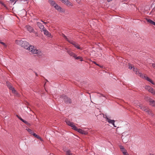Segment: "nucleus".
<instances>
[{
    "label": "nucleus",
    "instance_id": "f257e3e1",
    "mask_svg": "<svg viewBox=\"0 0 155 155\" xmlns=\"http://www.w3.org/2000/svg\"><path fill=\"white\" fill-rule=\"evenodd\" d=\"M15 43L25 48H35L34 46L29 45L28 42L19 39L16 40Z\"/></svg>",
    "mask_w": 155,
    "mask_h": 155
},
{
    "label": "nucleus",
    "instance_id": "f03ea898",
    "mask_svg": "<svg viewBox=\"0 0 155 155\" xmlns=\"http://www.w3.org/2000/svg\"><path fill=\"white\" fill-rule=\"evenodd\" d=\"M62 36L66 40L68 41L69 43L73 45L74 47L77 48H80V47H79V45L74 41H73L71 39H69L64 34H62Z\"/></svg>",
    "mask_w": 155,
    "mask_h": 155
},
{
    "label": "nucleus",
    "instance_id": "7ed1b4c3",
    "mask_svg": "<svg viewBox=\"0 0 155 155\" xmlns=\"http://www.w3.org/2000/svg\"><path fill=\"white\" fill-rule=\"evenodd\" d=\"M30 54H37L38 56H41L42 54V52L39 49H28Z\"/></svg>",
    "mask_w": 155,
    "mask_h": 155
},
{
    "label": "nucleus",
    "instance_id": "20e7f679",
    "mask_svg": "<svg viewBox=\"0 0 155 155\" xmlns=\"http://www.w3.org/2000/svg\"><path fill=\"white\" fill-rule=\"evenodd\" d=\"M128 135L129 133L128 132H123L122 133L121 138L123 143H126L129 141V138L127 136V135Z\"/></svg>",
    "mask_w": 155,
    "mask_h": 155
},
{
    "label": "nucleus",
    "instance_id": "39448f33",
    "mask_svg": "<svg viewBox=\"0 0 155 155\" xmlns=\"http://www.w3.org/2000/svg\"><path fill=\"white\" fill-rule=\"evenodd\" d=\"M136 102L137 103H135L138 107H140L141 110L145 111V112L148 111V108L147 107L143 106L140 104V103H139L137 101H136Z\"/></svg>",
    "mask_w": 155,
    "mask_h": 155
},
{
    "label": "nucleus",
    "instance_id": "423d86ee",
    "mask_svg": "<svg viewBox=\"0 0 155 155\" xmlns=\"http://www.w3.org/2000/svg\"><path fill=\"white\" fill-rule=\"evenodd\" d=\"M65 122L67 125L71 127L73 129L76 131H78V128H77V127L74 125V124L73 122H71L68 120H66Z\"/></svg>",
    "mask_w": 155,
    "mask_h": 155
},
{
    "label": "nucleus",
    "instance_id": "0eeeda50",
    "mask_svg": "<svg viewBox=\"0 0 155 155\" xmlns=\"http://www.w3.org/2000/svg\"><path fill=\"white\" fill-rule=\"evenodd\" d=\"M61 97L64 99V102L66 104H71V99L70 98L68 97L67 96L64 95H62Z\"/></svg>",
    "mask_w": 155,
    "mask_h": 155
},
{
    "label": "nucleus",
    "instance_id": "6e6552de",
    "mask_svg": "<svg viewBox=\"0 0 155 155\" xmlns=\"http://www.w3.org/2000/svg\"><path fill=\"white\" fill-rule=\"evenodd\" d=\"M138 75L140 77H141L142 78H144L145 79L147 80L148 81L150 82V83H151L152 84H154V82L152 81V80L149 78L148 77H147L146 76H145L143 75L141 73H139Z\"/></svg>",
    "mask_w": 155,
    "mask_h": 155
},
{
    "label": "nucleus",
    "instance_id": "1a4fd4ad",
    "mask_svg": "<svg viewBox=\"0 0 155 155\" xmlns=\"http://www.w3.org/2000/svg\"><path fill=\"white\" fill-rule=\"evenodd\" d=\"M55 8L57 10L58 12H65L64 10L62 9L60 6L58 5L57 4H56L54 6Z\"/></svg>",
    "mask_w": 155,
    "mask_h": 155
},
{
    "label": "nucleus",
    "instance_id": "9d476101",
    "mask_svg": "<svg viewBox=\"0 0 155 155\" xmlns=\"http://www.w3.org/2000/svg\"><path fill=\"white\" fill-rule=\"evenodd\" d=\"M26 29L30 33L34 32L33 28L29 25H26L25 26Z\"/></svg>",
    "mask_w": 155,
    "mask_h": 155
},
{
    "label": "nucleus",
    "instance_id": "9b49d317",
    "mask_svg": "<svg viewBox=\"0 0 155 155\" xmlns=\"http://www.w3.org/2000/svg\"><path fill=\"white\" fill-rule=\"evenodd\" d=\"M37 25L41 31H42L43 29L45 28L44 25L40 22H37Z\"/></svg>",
    "mask_w": 155,
    "mask_h": 155
},
{
    "label": "nucleus",
    "instance_id": "f8f14e48",
    "mask_svg": "<svg viewBox=\"0 0 155 155\" xmlns=\"http://www.w3.org/2000/svg\"><path fill=\"white\" fill-rule=\"evenodd\" d=\"M106 120L107 121L109 124H112L115 127H116L114 125V120H111L109 118H107V120Z\"/></svg>",
    "mask_w": 155,
    "mask_h": 155
},
{
    "label": "nucleus",
    "instance_id": "ddd939ff",
    "mask_svg": "<svg viewBox=\"0 0 155 155\" xmlns=\"http://www.w3.org/2000/svg\"><path fill=\"white\" fill-rule=\"evenodd\" d=\"M42 31H43L44 34L47 35L48 37H51V34L45 28L43 29V30Z\"/></svg>",
    "mask_w": 155,
    "mask_h": 155
},
{
    "label": "nucleus",
    "instance_id": "4468645a",
    "mask_svg": "<svg viewBox=\"0 0 155 155\" xmlns=\"http://www.w3.org/2000/svg\"><path fill=\"white\" fill-rule=\"evenodd\" d=\"M67 52L70 56L74 58L76 57V54L70 50L67 51Z\"/></svg>",
    "mask_w": 155,
    "mask_h": 155
},
{
    "label": "nucleus",
    "instance_id": "2eb2a0df",
    "mask_svg": "<svg viewBox=\"0 0 155 155\" xmlns=\"http://www.w3.org/2000/svg\"><path fill=\"white\" fill-rule=\"evenodd\" d=\"M150 101H149V104L153 107H155V101L151 99L150 98H149Z\"/></svg>",
    "mask_w": 155,
    "mask_h": 155
},
{
    "label": "nucleus",
    "instance_id": "dca6fc26",
    "mask_svg": "<svg viewBox=\"0 0 155 155\" xmlns=\"http://www.w3.org/2000/svg\"><path fill=\"white\" fill-rule=\"evenodd\" d=\"M77 131L80 133H81L82 134H84L85 135L87 134V131L83 130H82L80 128L78 129Z\"/></svg>",
    "mask_w": 155,
    "mask_h": 155
},
{
    "label": "nucleus",
    "instance_id": "f3484780",
    "mask_svg": "<svg viewBox=\"0 0 155 155\" xmlns=\"http://www.w3.org/2000/svg\"><path fill=\"white\" fill-rule=\"evenodd\" d=\"M147 21L150 24L154 25L155 26V22L152 20L150 19L147 18Z\"/></svg>",
    "mask_w": 155,
    "mask_h": 155
},
{
    "label": "nucleus",
    "instance_id": "a211bd4d",
    "mask_svg": "<svg viewBox=\"0 0 155 155\" xmlns=\"http://www.w3.org/2000/svg\"><path fill=\"white\" fill-rule=\"evenodd\" d=\"M9 89L12 91V92L13 93L15 94H16V95L18 94V92L15 90V88L13 87H12Z\"/></svg>",
    "mask_w": 155,
    "mask_h": 155
},
{
    "label": "nucleus",
    "instance_id": "6ab92c4d",
    "mask_svg": "<svg viewBox=\"0 0 155 155\" xmlns=\"http://www.w3.org/2000/svg\"><path fill=\"white\" fill-rule=\"evenodd\" d=\"M48 2L50 4L53 6H54L56 4L55 1L53 0H48Z\"/></svg>",
    "mask_w": 155,
    "mask_h": 155
},
{
    "label": "nucleus",
    "instance_id": "aec40b11",
    "mask_svg": "<svg viewBox=\"0 0 155 155\" xmlns=\"http://www.w3.org/2000/svg\"><path fill=\"white\" fill-rule=\"evenodd\" d=\"M133 71H134L136 74L138 75L139 74V73H140L139 72H137V68L134 67H133Z\"/></svg>",
    "mask_w": 155,
    "mask_h": 155
},
{
    "label": "nucleus",
    "instance_id": "412c9836",
    "mask_svg": "<svg viewBox=\"0 0 155 155\" xmlns=\"http://www.w3.org/2000/svg\"><path fill=\"white\" fill-rule=\"evenodd\" d=\"M146 112H147L148 114L152 116H153L154 115V114L152 113V111L150 110L149 108L148 109V111H146Z\"/></svg>",
    "mask_w": 155,
    "mask_h": 155
},
{
    "label": "nucleus",
    "instance_id": "4be33fe9",
    "mask_svg": "<svg viewBox=\"0 0 155 155\" xmlns=\"http://www.w3.org/2000/svg\"><path fill=\"white\" fill-rule=\"evenodd\" d=\"M149 91L153 95H154V94H155V91H154V89L152 87L150 88V89Z\"/></svg>",
    "mask_w": 155,
    "mask_h": 155
},
{
    "label": "nucleus",
    "instance_id": "5701e85b",
    "mask_svg": "<svg viewBox=\"0 0 155 155\" xmlns=\"http://www.w3.org/2000/svg\"><path fill=\"white\" fill-rule=\"evenodd\" d=\"M74 58H75V59H77V60L80 59V61H83V58L81 57L80 56L77 57L76 55V57H75Z\"/></svg>",
    "mask_w": 155,
    "mask_h": 155
},
{
    "label": "nucleus",
    "instance_id": "b1692460",
    "mask_svg": "<svg viewBox=\"0 0 155 155\" xmlns=\"http://www.w3.org/2000/svg\"><path fill=\"white\" fill-rule=\"evenodd\" d=\"M33 135L35 136V137H36L38 139H40L41 140V138L39 137L38 135L36 134H35L34 133L33 134Z\"/></svg>",
    "mask_w": 155,
    "mask_h": 155
},
{
    "label": "nucleus",
    "instance_id": "393cba45",
    "mask_svg": "<svg viewBox=\"0 0 155 155\" xmlns=\"http://www.w3.org/2000/svg\"><path fill=\"white\" fill-rule=\"evenodd\" d=\"M71 151L69 150H68L66 151V155H73L72 153H71Z\"/></svg>",
    "mask_w": 155,
    "mask_h": 155
},
{
    "label": "nucleus",
    "instance_id": "a878e982",
    "mask_svg": "<svg viewBox=\"0 0 155 155\" xmlns=\"http://www.w3.org/2000/svg\"><path fill=\"white\" fill-rule=\"evenodd\" d=\"M7 87L9 88V89H10V88L12 87V86L11 84L9 83H7Z\"/></svg>",
    "mask_w": 155,
    "mask_h": 155
},
{
    "label": "nucleus",
    "instance_id": "bb28decb",
    "mask_svg": "<svg viewBox=\"0 0 155 155\" xmlns=\"http://www.w3.org/2000/svg\"><path fill=\"white\" fill-rule=\"evenodd\" d=\"M27 130L28 131V132L30 134H32V135H33V134H34V133L33 132V131L31 130L30 129H28Z\"/></svg>",
    "mask_w": 155,
    "mask_h": 155
},
{
    "label": "nucleus",
    "instance_id": "cd10ccee",
    "mask_svg": "<svg viewBox=\"0 0 155 155\" xmlns=\"http://www.w3.org/2000/svg\"><path fill=\"white\" fill-rule=\"evenodd\" d=\"M92 62L94 63V64H96V65L99 66V67H100L101 68H103V66H101V65H99V64H97L96 62L94 61H92Z\"/></svg>",
    "mask_w": 155,
    "mask_h": 155
},
{
    "label": "nucleus",
    "instance_id": "c85d7f7f",
    "mask_svg": "<svg viewBox=\"0 0 155 155\" xmlns=\"http://www.w3.org/2000/svg\"><path fill=\"white\" fill-rule=\"evenodd\" d=\"M128 64L129 66L128 68L129 69H131L133 68V67H134V66H132V65L130 64Z\"/></svg>",
    "mask_w": 155,
    "mask_h": 155
},
{
    "label": "nucleus",
    "instance_id": "c756f323",
    "mask_svg": "<svg viewBox=\"0 0 155 155\" xmlns=\"http://www.w3.org/2000/svg\"><path fill=\"white\" fill-rule=\"evenodd\" d=\"M151 88V87L150 86H146L145 87L146 89L148 90V91H149L150 89V88Z\"/></svg>",
    "mask_w": 155,
    "mask_h": 155
},
{
    "label": "nucleus",
    "instance_id": "7c9ffc66",
    "mask_svg": "<svg viewBox=\"0 0 155 155\" xmlns=\"http://www.w3.org/2000/svg\"><path fill=\"white\" fill-rule=\"evenodd\" d=\"M121 152H122L123 154L125 152H127V150L124 148V149L121 150Z\"/></svg>",
    "mask_w": 155,
    "mask_h": 155
},
{
    "label": "nucleus",
    "instance_id": "2f4dec72",
    "mask_svg": "<svg viewBox=\"0 0 155 155\" xmlns=\"http://www.w3.org/2000/svg\"><path fill=\"white\" fill-rule=\"evenodd\" d=\"M119 147L121 150L124 149V147L123 146H122L121 145H119Z\"/></svg>",
    "mask_w": 155,
    "mask_h": 155
},
{
    "label": "nucleus",
    "instance_id": "473e14b6",
    "mask_svg": "<svg viewBox=\"0 0 155 155\" xmlns=\"http://www.w3.org/2000/svg\"><path fill=\"white\" fill-rule=\"evenodd\" d=\"M149 98H149V97H145V99L146 100V101H150Z\"/></svg>",
    "mask_w": 155,
    "mask_h": 155
},
{
    "label": "nucleus",
    "instance_id": "72a5a7b5",
    "mask_svg": "<svg viewBox=\"0 0 155 155\" xmlns=\"http://www.w3.org/2000/svg\"><path fill=\"white\" fill-rule=\"evenodd\" d=\"M17 116L20 119V120H21L22 121H24V120L22 119L20 117H19L18 115H17Z\"/></svg>",
    "mask_w": 155,
    "mask_h": 155
},
{
    "label": "nucleus",
    "instance_id": "f704fd0d",
    "mask_svg": "<svg viewBox=\"0 0 155 155\" xmlns=\"http://www.w3.org/2000/svg\"><path fill=\"white\" fill-rule=\"evenodd\" d=\"M103 117L104 118H106V120H107V118H108L107 117V116L106 115H103Z\"/></svg>",
    "mask_w": 155,
    "mask_h": 155
},
{
    "label": "nucleus",
    "instance_id": "c9c22d12",
    "mask_svg": "<svg viewBox=\"0 0 155 155\" xmlns=\"http://www.w3.org/2000/svg\"><path fill=\"white\" fill-rule=\"evenodd\" d=\"M15 1V0H10V1L12 4H13L14 3Z\"/></svg>",
    "mask_w": 155,
    "mask_h": 155
},
{
    "label": "nucleus",
    "instance_id": "e433bc0d",
    "mask_svg": "<svg viewBox=\"0 0 155 155\" xmlns=\"http://www.w3.org/2000/svg\"><path fill=\"white\" fill-rule=\"evenodd\" d=\"M23 122L27 124H28V123L27 121L25 120H24V121Z\"/></svg>",
    "mask_w": 155,
    "mask_h": 155
},
{
    "label": "nucleus",
    "instance_id": "4c0bfd02",
    "mask_svg": "<svg viewBox=\"0 0 155 155\" xmlns=\"http://www.w3.org/2000/svg\"><path fill=\"white\" fill-rule=\"evenodd\" d=\"M152 66L155 69V64H152Z\"/></svg>",
    "mask_w": 155,
    "mask_h": 155
},
{
    "label": "nucleus",
    "instance_id": "58836bf2",
    "mask_svg": "<svg viewBox=\"0 0 155 155\" xmlns=\"http://www.w3.org/2000/svg\"><path fill=\"white\" fill-rule=\"evenodd\" d=\"M124 155H129L128 153L127 152H125L124 153Z\"/></svg>",
    "mask_w": 155,
    "mask_h": 155
},
{
    "label": "nucleus",
    "instance_id": "ea45409f",
    "mask_svg": "<svg viewBox=\"0 0 155 155\" xmlns=\"http://www.w3.org/2000/svg\"><path fill=\"white\" fill-rule=\"evenodd\" d=\"M41 21L42 22H43L44 24H46V23H46V22H44V21H43L42 20H41Z\"/></svg>",
    "mask_w": 155,
    "mask_h": 155
},
{
    "label": "nucleus",
    "instance_id": "a19ab883",
    "mask_svg": "<svg viewBox=\"0 0 155 155\" xmlns=\"http://www.w3.org/2000/svg\"><path fill=\"white\" fill-rule=\"evenodd\" d=\"M35 75H36V76H38V74L37 73H35Z\"/></svg>",
    "mask_w": 155,
    "mask_h": 155
},
{
    "label": "nucleus",
    "instance_id": "79ce46f5",
    "mask_svg": "<svg viewBox=\"0 0 155 155\" xmlns=\"http://www.w3.org/2000/svg\"><path fill=\"white\" fill-rule=\"evenodd\" d=\"M154 95H155V94H154Z\"/></svg>",
    "mask_w": 155,
    "mask_h": 155
}]
</instances>
